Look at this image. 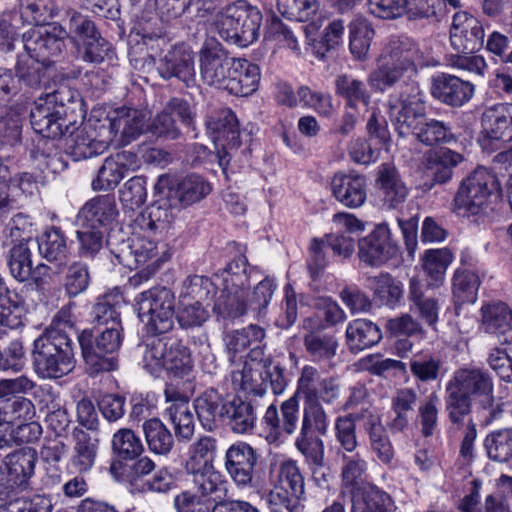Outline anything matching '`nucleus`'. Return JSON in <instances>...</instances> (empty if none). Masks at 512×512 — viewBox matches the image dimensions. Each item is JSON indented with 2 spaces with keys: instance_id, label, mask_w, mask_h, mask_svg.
I'll use <instances>...</instances> for the list:
<instances>
[{
  "instance_id": "obj_39",
  "label": "nucleus",
  "mask_w": 512,
  "mask_h": 512,
  "mask_svg": "<svg viewBox=\"0 0 512 512\" xmlns=\"http://www.w3.org/2000/svg\"><path fill=\"white\" fill-rule=\"evenodd\" d=\"M211 192V185L203 177L191 174L182 179L170 197L181 208L190 206L205 198Z\"/></svg>"
},
{
  "instance_id": "obj_23",
  "label": "nucleus",
  "mask_w": 512,
  "mask_h": 512,
  "mask_svg": "<svg viewBox=\"0 0 512 512\" xmlns=\"http://www.w3.org/2000/svg\"><path fill=\"white\" fill-rule=\"evenodd\" d=\"M330 185L335 199L348 208L361 207L366 201L367 184L362 175L338 172Z\"/></svg>"
},
{
  "instance_id": "obj_6",
  "label": "nucleus",
  "mask_w": 512,
  "mask_h": 512,
  "mask_svg": "<svg viewBox=\"0 0 512 512\" xmlns=\"http://www.w3.org/2000/svg\"><path fill=\"white\" fill-rule=\"evenodd\" d=\"M32 366L41 379H60L75 368L73 340L66 332L45 329L33 342Z\"/></svg>"
},
{
  "instance_id": "obj_27",
  "label": "nucleus",
  "mask_w": 512,
  "mask_h": 512,
  "mask_svg": "<svg viewBox=\"0 0 512 512\" xmlns=\"http://www.w3.org/2000/svg\"><path fill=\"white\" fill-rule=\"evenodd\" d=\"M188 475L191 476L196 491L194 493L199 494L204 499L215 501H222L226 494V480L223 475L217 471L214 466L185 469Z\"/></svg>"
},
{
  "instance_id": "obj_34",
  "label": "nucleus",
  "mask_w": 512,
  "mask_h": 512,
  "mask_svg": "<svg viewBox=\"0 0 512 512\" xmlns=\"http://www.w3.org/2000/svg\"><path fill=\"white\" fill-rule=\"evenodd\" d=\"M419 401L417 391L410 387L397 389L391 397V410L395 414L388 427L393 433L404 432Z\"/></svg>"
},
{
  "instance_id": "obj_18",
  "label": "nucleus",
  "mask_w": 512,
  "mask_h": 512,
  "mask_svg": "<svg viewBox=\"0 0 512 512\" xmlns=\"http://www.w3.org/2000/svg\"><path fill=\"white\" fill-rule=\"evenodd\" d=\"M475 93V85L462 78L441 73L431 80V94L441 102L452 108H460L467 104Z\"/></svg>"
},
{
  "instance_id": "obj_35",
  "label": "nucleus",
  "mask_w": 512,
  "mask_h": 512,
  "mask_svg": "<svg viewBox=\"0 0 512 512\" xmlns=\"http://www.w3.org/2000/svg\"><path fill=\"white\" fill-rule=\"evenodd\" d=\"M346 344L351 352H359L378 344L382 339L379 326L368 319H355L347 325Z\"/></svg>"
},
{
  "instance_id": "obj_30",
  "label": "nucleus",
  "mask_w": 512,
  "mask_h": 512,
  "mask_svg": "<svg viewBox=\"0 0 512 512\" xmlns=\"http://www.w3.org/2000/svg\"><path fill=\"white\" fill-rule=\"evenodd\" d=\"M367 287L372 291L374 299L390 309L400 306L404 299L403 283L388 272L366 279Z\"/></svg>"
},
{
  "instance_id": "obj_38",
  "label": "nucleus",
  "mask_w": 512,
  "mask_h": 512,
  "mask_svg": "<svg viewBox=\"0 0 512 512\" xmlns=\"http://www.w3.org/2000/svg\"><path fill=\"white\" fill-rule=\"evenodd\" d=\"M73 437V455L70 463L79 474H83L91 470L95 464L99 441L83 430H75Z\"/></svg>"
},
{
  "instance_id": "obj_22",
  "label": "nucleus",
  "mask_w": 512,
  "mask_h": 512,
  "mask_svg": "<svg viewBox=\"0 0 512 512\" xmlns=\"http://www.w3.org/2000/svg\"><path fill=\"white\" fill-rule=\"evenodd\" d=\"M147 115L145 112L131 108L119 107L109 118V136L121 134V144L127 145L138 138L145 130Z\"/></svg>"
},
{
  "instance_id": "obj_10",
  "label": "nucleus",
  "mask_w": 512,
  "mask_h": 512,
  "mask_svg": "<svg viewBox=\"0 0 512 512\" xmlns=\"http://www.w3.org/2000/svg\"><path fill=\"white\" fill-rule=\"evenodd\" d=\"M207 132L217 147L218 162L224 173L230 169V162L241 145V133L236 115L230 109L213 112L206 119Z\"/></svg>"
},
{
  "instance_id": "obj_61",
  "label": "nucleus",
  "mask_w": 512,
  "mask_h": 512,
  "mask_svg": "<svg viewBox=\"0 0 512 512\" xmlns=\"http://www.w3.org/2000/svg\"><path fill=\"white\" fill-rule=\"evenodd\" d=\"M216 450L215 438L211 436L200 437L189 448V457L186 460L185 469L213 466Z\"/></svg>"
},
{
  "instance_id": "obj_45",
  "label": "nucleus",
  "mask_w": 512,
  "mask_h": 512,
  "mask_svg": "<svg viewBox=\"0 0 512 512\" xmlns=\"http://www.w3.org/2000/svg\"><path fill=\"white\" fill-rule=\"evenodd\" d=\"M48 64L33 58L32 56H19L15 65L16 81L18 86L24 85L30 89H40L46 78Z\"/></svg>"
},
{
  "instance_id": "obj_44",
  "label": "nucleus",
  "mask_w": 512,
  "mask_h": 512,
  "mask_svg": "<svg viewBox=\"0 0 512 512\" xmlns=\"http://www.w3.org/2000/svg\"><path fill=\"white\" fill-rule=\"evenodd\" d=\"M156 9L162 21L169 22L177 19L185 13H190V9H195V18H203L210 10L209 4L204 0H155Z\"/></svg>"
},
{
  "instance_id": "obj_51",
  "label": "nucleus",
  "mask_w": 512,
  "mask_h": 512,
  "mask_svg": "<svg viewBox=\"0 0 512 512\" xmlns=\"http://www.w3.org/2000/svg\"><path fill=\"white\" fill-rule=\"evenodd\" d=\"M163 368L178 377L188 375L193 369L189 348L179 340L171 341L166 350Z\"/></svg>"
},
{
  "instance_id": "obj_60",
  "label": "nucleus",
  "mask_w": 512,
  "mask_h": 512,
  "mask_svg": "<svg viewBox=\"0 0 512 512\" xmlns=\"http://www.w3.org/2000/svg\"><path fill=\"white\" fill-rule=\"evenodd\" d=\"M328 415L319 399L305 400L300 429L326 435L328 431Z\"/></svg>"
},
{
  "instance_id": "obj_29",
  "label": "nucleus",
  "mask_w": 512,
  "mask_h": 512,
  "mask_svg": "<svg viewBox=\"0 0 512 512\" xmlns=\"http://www.w3.org/2000/svg\"><path fill=\"white\" fill-rule=\"evenodd\" d=\"M464 155L442 148L427 158L426 168L432 177L431 183H424L427 190H431L435 184H445L453 177V170L464 161Z\"/></svg>"
},
{
  "instance_id": "obj_42",
  "label": "nucleus",
  "mask_w": 512,
  "mask_h": 512,
  "mask_svg": "<svg viewBox=\"0 0 512 512\" xmlns=\"http://www.w3.org/2000/svg\"><path fill=\"white\" fill-rule=\"evenodd\" d=\"M40 255L49 262L66 263L69 255L67 238L59 228H50L37 240Z\"/></svg>"
},
{
  "instance_id": "obj_36",
  "label": "nucleus",
  "mask_w": 512,
  "mask_h": 512,
  "mask_svg": "<svg viewBox=\"0 0 512 512\" xmlns=\"http://www.w3.org/2000/svg\"><path fill=\"white\" fill-rule=\"evenodd\" d=\"M419 58L420 50L413 40L408 37H393L385 49L382 60L416 74L415 62Z\"/></svg>"
},
{
  "instance_id": "obj_25",
  "label": "nucleus",
  "mask_w": 512,
  "mask_h": 512,
  "mask_svg": "<svg viewBox=\"0 0 512 512\" xmlns=\"http://www.w3.org/2000/svg\"><path fill=\"white\" fill-rule=\"evenodd\" d=\"M180 211V207L169 196L151 204L146 214H142L137 221L144 231L160 234L170 229Z\"/></svg>"
},
{
  "instance_id": "obj_26",
  "label": "nucleus",
  "mask_w": 512,
  "mask_h": 512,
  "mask_svg": "<svg viewBox=\"0 0 512 512\" xmlns=\"http://www.w3.org/2000/svg\"><path fill=\"white\" fill-rule=\"evenodd\" d=\"M134 29L140 40H136V44L131 47L130 55L144 53L141 59L145 63L156 65L158 63L156 59L169 46V40L165 37L163 30L160 27L152 28L147 23H139V26Z\"/></svg>"
},
{
  "instance_id": "obj_4",
  "label": "nucleus",
  "mask_w": 512,
  "mask_h": 512,
  "mask_svg": "<svg viewBox=\"0 0 512 512\" xmlns=\"http://www.w3.org/2000/svg\"><path fill=\"white\" fill-rule=\"evenodd\" d=\"M80 106L77 90L65 83L40 96L30 112L34 131L46 138H61L77 124L76 109Z\"/></svg>"
},
{
  "instance_id": "obj_49",
  "label": "nucleus",
  "mask_w": 512,
  "mask_h": 512,
  "mask_svg": "<svg viewBox=\"0 0 512 512\" xmlns=\"http://www.w3.org/2000/svg\"><path fill=\"white\" fill-rule=\"evenodd\" d=\"M247 310L246 292L233 289L226 291V288H222L213 306L214 313L222 319L241 317Z\"/></svg>"
},
{
  "instance_id": "obj_47",
  "label": "nucleus",
  "mask_w": 512,
  "mask_h": 512,
  "mask_svg": "<svg viewBox=\"0 0 512 512\" xmlns=\"http://www.w3.org/2000/svg\"><path fill=\"white\" fill-rule=\"evenodd\" d=\"M35 414V405L29 398H0V420L7 425L32 420Z\"/></svg>"
},
{
  "instance_id": "obj_41",
  "label": "nucleus",
  "mask_w": 512,
  "mask_h": 512,
  "mask_svg": "<svg viewBox=\"0 0 512 512\" xmlns=\"http://www.w3.org/2000/svg\"><path fill=\"white\" fill-rule=\"evenodd\" d=\"M226 291L237 290L246 292L250 286V269L247 258L239 255L231 260L223 269L215 274Z\"/></svg>"
},
{
  "instance_id": "obj_32",
  "label": "nucleus",
  "mask_w": 512,
  "mask_h": 512,
  "mask_svg": "<svg viewBox=\"0 0 512 512\" xmlns=\"http://www.w3.org/2000/svg\"><path fill=\"white\" fill-rule=\"evenodd\" d=\"M38 459L37 451L32 447H23L6 455L4 464L11 486H22L34 475Z\"/></svg>"
},
{
  "instance_id": "obj_53",
  "label": "nucleus",
  "mask_w": 512,
  "mask_h": 512,
  "mask_svg": "<svg viewBox=\"0 0 512 512\" xmlns=\"http://www.w3.org/2000/svg\"><path fill=\"white\" fill-rule=\"evenodd\" d=\"M53 0H21L20 17L29 25L45 26L55 15Z\"/></svg>"
},
{
  "instance_id": "obj_20",
  "label": "nucleus",
  "mask_w": 512,
  "mask_h": 512,
  "mask_svg": "<svg viewBox=\"0 0 512 512\" xmlns=\"http://www.w3.org/2000/svg\"><path fill=\"white\" fill-rule=\"evenodd\" d=\"M375 183L379 197L387 208L395 209L405 202L408 188L393 164L383 163L378 167Z\"/></svg>"
},
{
  "instance_id": "obj_43",
  "label": "nucleus",
  "mask_w": 512,
  "mask_h": 512,
  "mask_svg": "<svg viewBox=\"0 0 512 512\" xmlns=\"http://www.w3.org/2000/svg\"><path fill=\"white\" fill-rule=\"evenodd\" d=\"M303 343L307 354L315 363L331 361L336 356L339 347L335 335L322 332L306 334Z\"/></svg>"
},
{
  "instance_id": "obj_54",
  "label": "nucleus",
  "mask_w": 512,
  "mask_h": 512,
  "mask_svg": "<svg viewBox=\"0 0 512 512\" xmlns=\"http://www.w3.org/2000/svg\"><path fill=\"white\" fill-rule=\"evenodd\" d=\"M91 284V274L86 263L75 261L65 272L63 288L69 298H75L85 293Z\"/></svg>"
},
{
  "instance_id": "obj_56",
  "label": "nucleus",
  "mask_w": 512,
  "mask_h": 512,
  "mask_svg": "<svg viewBox=\"0 0 512 512\" xmlns=\"http://www.w3.org/2000/svg\"><path fill=\"white\" fill-rule=\"evenodd\" d=\"M168 345L169 343L163 342L156 336H152L143 344L138 345V349L142 353L143 367L151 375L158 376L163 369Z\"/></svg>"
},
{
  "instance_id": "obj_12",
  "label": "nucleus",
  "mask_w": 512,
  "mask_h": 512,
  "mask_svg": "<svg viewBox=\"0 0 512 512\" xmlns=\"http://www.w3.org/2000/svg\"><path fill=\"white\" fill-rule=\"evenodd\" d=\"M298 422L299 401L293 395L281 403L280 410L275 404L268 406L262 418V436L269 444H279L285 435L295 433Z\"/></svg>"
},
{
  "instance_id": "obj_31",
  "label": "nucleus",
  "mask_w": 512,
  "mask_h": 512,
  "mask_svg": "<svg viewBox=\"0 0 512 512\" xmlns=\"http://www.w3.org/2000/svg\"><path fill=\"white\" fill-rule=\"evenodd\" d=\"M119 211L114 195L106 194L89 200L80 211L83 223L93 227H105L116 221Z\"/></svg>"
},
{
  "instance_id": "obj_59",
  "label": "nucleus",
  "mask_w": 512,
  "mask_h": 512,
  "mask_svg": "<svg viewBox=\"0 0 512 512\" xmlns=\"http://www.w3.org/2000/svg\"><path fill=\"white\" fill-rule=\"evenodd\" d=\"M112 449L119 459L134 460L142 454L144 446L133 430L122 428L113 435Z\"/></svg>"
},
{
  "instance_id": "obj_33",
  "label": "nucleus",
  "mask_w": 512,
  "mask_h": 512,
  "mask_svg": "<svg viewBox=\"0 0 512 512\" xmlns=\"http://www.w3.org/2000/svg\"><path fill=\"white\" fill-rule=\"evenodd\" d=\"M408 301L410 311L418 315L427 325L432 326L438 321L439 300L434 296L428 295L416 277H412L409 280Z\"/></svg>"
},
{
  "instance_id": "obj_62",
  "label": "nucleus",
  "mask_w": 512,
  "mask_h": 512,
  "mask_svg": "<svg viewBox=\"0 0 512 512\" xmlns=\"http://www.w3.org/2000/svg\"><path fill=\"white\" fill-rule=\"evenodd\" d=\"M443 362L432 353H419L410 361L412 375L421 382L436 381L441 373Z\"/></svg>"
},
{
  "instance_id": "obj_40",
  "label": "nucleus",
  "mask_w": 512,
  "mask_h": 512,
  "mask_svg": "<svg viewBox=\"0 0 512 512\" xmlns=\"http://www.w3.org/2000/svg\"><path fill=\"white\" fill-rule=\"evenodd\" d=\"M142 429L150 452L160 456L170 454L175 445L174 435L159 418L144 421Z\"/></svg>"
},
{
  "instance_id": "obj_52",
  "label": "nucleus",
  "mask_w": 512,
  "mask_h": 512,
  "mask_svg": "<svg viewBox=\"0 0 512 512\" xmlns=\"http://www.w3.org/2000/svg\"><path fill=\"white\" fill-rule=\"evenodd\" d=\"M489 459L505 463L512 459V428L495 430L484 440Z\"/></svg>"
},
{
  "instance_id": "obj_5",
  "label": "nucleus",
  "mask_w": 512,
  "mask_h": 512,
  "mask_svg": "<svg viewBox=\"0 0 512 512\" xmlns=\"http://www.w3.org/2000/svg\"><path fill=\"white\" fill-rule=\"evenodd\" d=\"M497 176L479 166L459 183L453 199V210L460 216H487L493 212L501 196Z\"/></svg>"
},
{
  "instance_id": "obj_28",
  "label": "nucleus",
  "mask_w": 512,
  "mask_h": 512,
  "mask_svg": "<svg viewBox=\"0 0 512 512\" xmlns=\"http://www.w3.org/2000/svg\"><path fill=\"white\" fill-rule=\"evenodd\" d=\"M257 408L258 405L254 400H244L234 396L227 402L224 421L234 433L251 432L256 427Z\"/></svg>"
},
{
  "instance_id": "obj_13",
  "label": "nucleus",
  "mask_w": 512,
  "mask_h": 512,
  "mask_svg": "<svg viewBox=\"0 0 512 512\" xmlns=\"http://www.w3.org/2000/svg\"><path fill=\"white\" fill-rule=\"evenodd\" d=\"M67 37V31L53 23L24 33V49L29 56L50 66V59L63 53Z\"/></svg>"
},
{
  "instance_id": "obj_7",
  "label": "nucleus",
  "mask_w": 512,
  "mask_h": 512,
  "mask_svg": "<svg viewBox=\"0 0 512 512\" xmlns=\"http://www.w3.org/2000/svg\"><path fill=\"white\" fill-rule=\"evenodd\" d=\"M122 341L123 328L82 330L78 342L87 373L96 376L115 370Z\"/></svg>"
},
{
  "instance_id": "obj_16",
  "label": "nucleus",
  "mask_w": 512,
  "mask_h": 512,
  "mask_svg": "<svg viewBox=\"0 0 512 512\" xmlns=\"http://www.w3.org/2000/svg\"><path fill=\"white\" fill-rule=\"evenodd\" d=\"M155 66L164 80L176 78L188 88L196 86L194 54L184 44L172 46Z\"/></svg>"
},
{
  "instance_id": "obj_24",
  "label": "nucleus",
  "mask_w": 512,
  "mask_h": 512,
  "mask_svg": "<svg viewBox=\"0 0 512 512\" xmlns=\"http://www.w3.org/2000/svg\"><path fill=\"white\" fill-rule=\"evenodd\" d=\"M228 400L218 390L209 388L193 401L194 411L201 426L206 431L215 430L221 420L224 421Z\"/></svg>"
},
{
  "instance_id": "obj_2",
  "label": "nucleus",
  "mask_w": 512,
  "mask_h": 512,
  "mask_svg": "<svg viewBox=\"0 0 512 512\" xmlns=\"http://www.w3.org/2000/svg\"><path fill=\"white\" fill-rule=\"evenodd\" d=\"M407 91L393 94L388 101L390 119L400 137L409 134L427 147L456 141L449 122L426 115L424 101L414 84H406Z\"/></svg>"
},
{
  "instance_id": "obj_58",
  "label": "nucleus",
  "mask_w": 512,
  "mask_h": 512,
  "mask_svg": "<svg viewBox=\"0 0 512 512\" xmlns=\"http://www.w3.org/2000/svg\"><path fill=\"white\" fill-rule=\"evenodd\" d=\"M366 434L372 454L383 465L391 466L395 459V449L383 423Z\"/></svg>"
},
{
  "instance_id": "obj_46",
  "label": "nucleus",
  "mask_w": 512,
  "mask_h": 512,
  "mask_svg": "<svg viewBox=\"0 0 512 512\" xmlns=\"http://www.w3.org/2000/svg\"><path fill=\"white\" fill-rule=\"evenodd\" d=\"M335 92L346 101L349 108H356L358 104L367 106L370 103L371 97L366 84L347 74L336 77Z\"/></svg>"
},
{
  "instance_id": "obj_19",
  "label": "nucleus",
  "mask_w": 512,
  "mask_h": 512,
  "mask_svg": "<svg viewBox=\"0 0 512 512\" xmlns=\"http://www.w3.org/2000/svg\"><path fill=\"white\" fill-rule=\"evenodd\" d=\"M138 166L137 155L130 151L118 152L107 157L91 183L94 191L114 190L129 170Z\"/></svg>"
},
{
  "instance_id": "obj_15",
  "label": "nucleus",
  "mask_w": 512,
  "mask_h": 512,
  "mask_svg": "<svg viewBox=\"0 0 512 512\" xmlns=\"http://www.w3.org/2000/svg\"><path fill=\"white\" fill-rule=\"evenodd\" d=\"M358 248L360 260L368 266L376 267L396 258L399 253L387 223L377 225L367 236L359 239Z\"/></svg>"
},
{
  "instance_id": "obj_14",
  "label": "nucleus",
  "mask_w": 512,
  "mask_h": 512,
  "mask_svg": "<svg viewBox=\"0 0 512 512\" xmlns=\"http://www.w3.org/2000/svg\"><path fill=\"white\" fill-rule=\"evenodd\" d=\"M258 455L246 442L232 444L225 453V469L238 487H258Z\"/></svg>"
},
{
  "instance_id": "obj_17",
  "label": "nucleus",
  "mask_w": 512,
  "mask_h": 512,
  "mask_svg": "<svg viewBox=\"0 0 512 512\" xmlns=\"http://www.w3.org/2000/svg\"><path fill=\"white\" fill-rule=\"evenodd\" d=\"M450 43L458 53L472 54L479 51L485 43L483 24L465 11L456 12L450 27Z\"/></svg>"
},
{
  "instance_id": "obj_48",
  "label": "nucleus",
  "mask_w": 512,
  "mask_h": 512,
  "mask_svg": "<svg viewBox=\"0 0 512 512\" xmlns=\"http://www.w3.org/2000/svg\"><path fill=\"white\" fill-rule=\"evenodd\" d=\"M265 338V330L258 325H249L240 330L227 332L223 341L227 352L234 357L254 344H260Z\"/></svg>"
},
{
  "instance_id": "obj_57",
  "label": "nucleus",
  "mask_w": 512,
  "mask_h": 512,
  "mask_svg": "<svg viewBox=\"0 0 512 512\" xmlns=\"http://www.w3.org/2000/svg\"><path fill=\"white\" fill-rule=\"evenodd\" d=\"M350 50L358 59L364 57L374 37V29L369 21L362 17H357L349 25Z\"/></svg>"
},
{
  "instance_id": "obj_21",
  "label": "nucleus",
  "mask_w": 512,
  "mask_h": 512,
  "mask_svg": "<svg viewBox=\"0 0 512 512\" xmlns=\"http://www.w3.org/2000/svg\"><path fill=\"white\" fill-rule=\"evenodd\" d=\"M73 132H68L71 139L70 149L76 160L91 158L103 154L112 141V136L98 138L96 128L90 124H81L79 127L73 125Z\"/></svg>"
},
{
  "instance_id": "obj_55",
  "label": "nucleus",
  "mask_w": 512,
  "mask_h": 512,
  "mask_svg": "<svg viewBox=\"0 0 512 512\" xmlns=\"http://www.w3.org/2000/svg\"><path fill=\"white\" fill-rule=\"evenodd\" d=\"M167 414L174 425L176 437L189 441L194 435L195 420L188 401L181 400L178 403H173L167 408Z\"/></svg>"
},
{
  "instance_id": "obj_1",
  "label": "nucleus",
  "mask_w": 512,
  "mask_h": 512,
  "mask_svg": "<svg viewBox=\"0 0 512 512\" xmlns=\"http://www.w3.org/2000/svg\"><path fill=\"white\" fill-rule=\"evenodd\" d=\"M202 81L235 96L245 97L258 89L260 69L246 59L230 57L215 38L204 41L199 52Z\"/></svg>"
},
{
  "instance_id": "obj_64",
  "label": "nucleus",
  "mask_w": 512,
  "mask_h": 512,
  "mask_svg": "<svg viewBox=\"0 0 512 512\" xmlns=\"http://www.w3.org/2000/svg\"><path fill=\"white\" fill-rule=\"evenodd\" d=\"M502 343L504 348L490 350L487 363L502 381L512 383V339L505 337Z\"/></svg>"
},
{
  "instance_id": "obj_37",
  "label": "nucleus",
  "mask_w": 512,
  "mask_h": 512,
  "mask_svg": "<svg viewBox=\"0 0 512 512\" xmlns=\"http://www.w3.org/2000/svg\"><path fill=\"white\" fill-rule=\"evenodd\" d=\"M481 325L485 332L497 337L512 332V309L504 302H493L481 308Z\"/></svg>"
},
{
  "instance_id": "obj_63",
  "label": "nucleus",
  "mask_w": 512,
  "mask_h": 512,
  "mask_svg": "<svg viewBox=\"0 0 512 512\" xmlns=\"http://www.w3.org/2000/svg\"><path fill=\"white\" fill-rule=\"evenodd\" d=\"M0 495V512H51V499L45 495L6 500Z\"/></svg>"
},
{
  "instance_id": "obj_50",
  "label": "nucleus",
  "mask_w": 512,
  "mask_h": 512,
  "mask_svg": "<svg viewBox=\"0 0 512 512\" xmlns=\"http://www.w3.org/2000/svg\"><path fill=\"white\" fill-rule=\"evenodd\" d=\"M11 276L18 282L28 281L33 273L32 252L27 243L14 244L7 256Z\"/></svg>"
},
{
  "instance_id": "obj_11",
  "label": "nucleus",
  "mask_w": 512,
  "mask_h": 512,
  "mask_svg": "<svg viewBox=\"0 0 512 512\" xmlns=\"http://www.w3.org/2000/svg\"><path fill=\"white\" fill-rule=\"evenodd\" d=\"M478 143L486 154H493L512 143V104L494 106L484 111Z\"/></svg>"
},
{
  "instance_id": "obj_3",
  "label": "nucleus",
  "mask_w": 512,
  "mask_h": 512,
  "mask_svg": "<svg viewBox=\"0 0 512 512\" xmlns=\"http://www.w3.org/2000/svg\"><path fill=\"white\" fill-rule=\"evenodd\" d=\"M494 401V379L491 373L476 366L454 371L445 386V410L453 424H461L472 411L489 407Z\"/></svg>"
},
{
  "instance_id": "obj_8",
  "label": "nucleus",
  "mask_w": 512,
  "mask_h": 512,
  "mask_svg": "<svg viewBox=\"0 0 512 512\" xmlns=\"http://www.w3.org/2000/svg\"><path fill=\"white\" fill-rule=\"evenodd\" d=\"M261 21L262 15L257 8L238 1L219 11L214 25L223 40L246 47L257 40Z\"/></svg>"
},
{
  "instance_id": "obj_9",
  "label": "nucleus",
  "mask_w": 512,
  "mask_h": 512,
  "mask_svg": "<svg viewBox=\"0 0 512 512\" xmlns=\"http://www.w3.org/2000/svg\"><path fill=\"white\" fill-rule=\"evenodd\" d=\"M136 305L148 335L159 336L173 329L175 298L171 290L165 287L146 290L136 298Z\"/></svg>"
}]
</instances>
